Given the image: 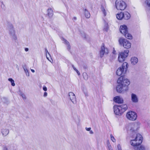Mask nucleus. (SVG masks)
Returning <instances> with one entry per match:
<instances>
[{
	"label": "nucleus",
	"mask_w": 150,
	"mask_h": 150,
	"mask_svg": "<svg viewBox=\"0 0 150 150\" xmlns=\"http://www.w3.org/2000/svg\"><path fill=\"white\" fill-rule=\"evenodd\" d=\"M21 96L23 99H25L26 98V97H25V95L24 94H22Z\"/></svg>",
	"instance_id": "c756f323"
},
{
	"label": "nucleus",
	"mask_w": 150,
	"mask_h": 150,
	"mask_svg": "<svg viewBox=\"0 0 150 150\" xmlns=\"http://www.w3.org/2000/svg\"><path fill=\"white\" fill-rule=\"evenodd\" d=\"M131 132H134L135 130L134 129V127H132L130 129Z\"/></svg>",
	"instance_id": "c85d7f7f"
},
{
	"label": "nucleus",
	"mask_w": 150,
	"mask_h": 150,
	"mask_svg": "<svg viewBox=\"0 0 150 150\" xmlns=\"http://www.w3.org/2000/svg\"><path fill=\"white\" fill-rule=\"evenodd\" d=\"M31 71L33 72V73H34L35 72V70L33 69H31Z\"/></svg>",
	"instance_id": "e433bc0d"
},
{
	"label": "nucleus",
	"mask_w": 150,
	"mask_h": 150,
	"mask_svg": "<svg viewBox=\"0 0 150 150\" xmlns=\"http://www.w3.org/2000/svg\"><path fill=\"white\" fill-rule=\"evenodd\" d=\"M115 6L118 10H124L127 7L126 3L122 0H116L115 1Z\"/></svg>",
	"instance_id": "39448f33"
},
{
	"label": "nucleus",
	"mask_w": 150,
	"mask_h": 150,
	"mask_svg": "<svg viewBox=\"0 0 150 150\" xmlns=\"http://www.w3.org/2000/svg\"><path fill=\"white\" fill-rule=\"evenodd\" d=\"M47 93L46 92H45L44 93V96L45 97L46 96H47Z\"/></svg>",
	"instance_id": "2f4dec72"
},
{
	"label": "nucleus",
	"mask_w": 150,
	"mask_h": 150,
	"mask_svg": "<svg viewBox=\"0 0 150 150\" xmlns=\"http://www.w3.org/2000/svg\"><path fill=\"white\" fill-rule=\"evenodd\" d=\"M90 133H91V134H93V132H92V131H90Z\"/></svg>",
	"instance_id": "ea45409f"
},
{
	"label": "nucleus",
	"mask_w": 150,
	"mask_h": 150,
	"mask_svg": "<svg viewBox=\"0 0 150 150\" xmlns=\"http://www.w3.org/2000/svg\"><path fill=\"white\" fill-rule=\"evenodd\" d=\"M76 71L77 72V73L79 75H80V72L77 69L76 70Z\"/></svg>",
	"instance_id": "473e14b6"
},
{
	"label": "nucleus",
	"mask_w": 150,
	"mask_h": 150,
	"mask_svg": "<svg viewBox=\"0 0 150 150\" xmlns=\"http://www.w3.org/2000/svg\"><path fill=\"white\" fill-rule=\"evenodd\" d=\"M53 12V11L51 8L48 9L47 10V14L48 16L52 15Z\"/></svg>",
	"instance_id": "412c9836"
},
{
	"label": "nucleus",
	"mask_w": 150,
	"mask_h": 150,
	"mask_svg": "<svg viewBox=\"0 0 150 150\" xmlns=\"http://www.w3.org/2000/svg\"><path fill=\"white\" fill-rule=\"evenodd\" d=\"M64 42L65 44H66L67 45H68L70 46L69 44V42L66 40H64Z\"/></svg>",
	"instance_id": "cd10ccee"
},
{
	"label": "nucleus",
	"mask_w": 150,
	"mask_h": 150,
	"mask_svg": "<svg viewBox=\"0 0 150 150\" xmlns=\"http://www.w3.org/2000/svg\"><path fill=\"white\" fill-rule=\"evenodd\" d=\"M8 80L11 82L12 86H15L14 81L12 78L8 79Z\"/></svg>",
	"instance_id": "4be33fe9"
},
{
	"label": "nucleus",
	"mask_w": 150,
	"mask_h": 150,
	"mask_svg": "<svg viewBox=\"0 0 150 150\" xmlns=\"http://www.w3.org/2000/svg\"><path fill=\"white\" fill-rule=\"evenodd\" d=\"M131 137L133 139L131 140L130 143L135 150H145L144 147L141 145L143 141L142 137L141 134H137L136 136H132Z\"/></svg>",
	"instance_id": "f257e3e1"
},
{
	"label": "nucleus",
	"mask_w": 150,
	"mask_h": 150,
	"mask_svg": "<svg viewBox=\"0 0 150 150\" xmlns=\"http://www.w3.org/2000/svg\"><path fill=\"white\" fill-rule=\"evenodd\" d=\"M128 53L129 51L126 50L120 53L118 57V60L120 62L122 63L125 60V58L128 55Z\"/></svg>",
	"instance_id": "6e6552de"
},
{
	"label": "nucleus",
	"mask_w": 150,
	"mask_h": 150,
	"mask_svg": "<svg viewBox=\"0 0 150 150\" xmlns=\"http://www.w3.org/2000/svg\"><path fill=\"white\" fill-rule=\"evenodd\" d=\"M124 12H120L119 13L116 15V17L119 20L123 19Z\"/></svg>",
	"instance_id": "dca6fc26"
},
{
	"label": "nucleus",
	"mask_w": 150,
	"mask_h": 150,
	"mask_svg": "<svg viewBox=\"0 0 150 150\" xmlns=\"http://www.w3.org/2000/svg\"><path fill=\"white\" fill-rule=\"evenodd\" d=\"M107 144L109 150H113L112 149V147L110 144L109 141L108 140L107 141Z\"/></svg>",
	"instance_id": "5701e85b"
},
{
	"label": "nucleus",
	"mask_w": 150,
	"mask_h": 150,
	"mask_svg": "<svg viewBox=\"0 0 150 150\" xmlns=\"http://www.w3.org/2000/svg\"><path fill=\"white\" fill-rule=\"evenodd\" d=\"M126 33L127 34H126V35H124L126 38L130 40H131L132 38V36L131 34L128 33V31Z\"/></svg>",
	"instance_id": "a211bd4d"
},
{
	"label": "nucleus",
	"mask_w": 150,
	"mask_h": 150,
	"mask_svg": "<svg viewBox=\"0 0 150 150\" xmlns=\"http://www.w3.org/2000/svg\"><path fill=\"white\" fill-rule=\"evenodd\" d=\"M126 117L129 120L134 121L136 119L137 115L135 112L132 111H130L127 113Z\"/></svg>",
	"instance_id": "0eeeda50"
},
{
	"label": "nucleus",
	"mask_w": 150,
	"mask_h": 150,
	"mask_svg": "<svg viewBox=\"0 0 150 150\" xmlns=\"http://www.w3.org/2000/svg\"><path fill=\"white\" fill-rule=\"evenodd\" d=\"M72 67L74 70L76 71V70H77V69L75 67H74V66H73Z\"/></svg>",
	"instance_id": "f704fd0d"
},
{
	"label": "nucleus",
	"mask_w": 150,
	"mask_h": 150,
	"mask_svg": "<svg viewBox=\"0 0 150 150\" xmlns=\"http://www.w3.org/2000/svg\"><path fill=\"white\" fill-rule=\"evenodd\" d=\"M117 85L116 89L117 92L121 93L122 91H127L128 90V86L130 84V82L127 79L125 78L123 76H121L118 79Z\"/></svg>",
	"instance_id": "f03ea898"
},
{
	"label": "nucleus",
	"mask_w": 150,
	"mask_h": 150,
	"mask_svg": "<svg viewBox=\"0 0 150 150\" xmlns=\"http://www.w3.org/2000/svg\"><path fill=\"white\" fill-rule=\"evenodd\" d=\"M114 101L119 104H122L123 103L124 100L120 96H117L113 98Z\"/></svg>",
	"instance_id": "f8f14e48"
},
{
	"label": "nucleus",
	"mask_w": 150,
	"mask_h": 150,
	"mask_svg": "<svg viewBox=\"0 0 150 150\" xmlns=\"http://www.w3.org/2000/svg\"><path fill=\"white\" fill-rule=\"evenodd\" d=\"M117 147L118 150H122L120 144H118Z\"/></svg>",
	"instance_id": "a878e982"
},
{
	"label": "nucleus",
	"mask_w": 150,
	"mask_h": 150,
	"mask_svg": "<svg viewBox=\"0 0 150 150\" xmlns=\"http://www.w3.org/2000/svg\"><path fill=\"white\" fill-rule=\"evenodd\" d=\"M84 14L86 17L87 18H88L90 17V14L89 12L86 9L84 10Z\"/></svg>",
	"instance_id": "aec40b11"
},
{
	"label": "nucleus",
	"mask_w": 150,
	"mask_h": 150,
	"mask_svg": "<svg viewBox=\"0 0 150 150\" xmlns=\"http://www.w3.org/2000/svg\"><path fill=\"white\" fill-rule=\"evenodd\" d=\"M118 41L120 44L122 45L125 48L129 49L130 48L131 43L126 39L120 38Z\"/></svg>",
	"instance_id": "423d86ee"
},
{
	"label": "nucleus",
	"mask_w": 150,
	"mask_h": 150,
	"mask_svg": "<svg viewBox=\"0 0 150 150\" xmlns=\"http://www.w3.org/2000/svg\"><path fill=\"white\" fill-rule=\"evenodd\" d=\"M100 9L104 16H106L108 10L105 3L103 4L101 6Z\"/></svg>",
	"instance_id": "9b49d317"
},
{
	"label": "nucleus",
	"mask_w": 150,
	"mask_h": 150,
	"mask_svg": "<svg viewBox=\"0 0 150 150\" xmlns=\"http://www.w3.org/2000/svg\"><path fill=\"white\" fill-rule=\"evenodd\" d=\"M110 138L111 140L113 142H116V140L114 137L113 136L112 134L110 135Z\"/></svg>",
	"instance_id": "393cba45"
},
{
	"label": "nucleus",
	"mask_w": 150,
	"mask_h": 150,
	"mask_svg": "<svg viewBox=\"0 0 150 150\" xmlns=\"http://www.w3.org/2000/svg\"><path fill=\"white\" fill-rule=\"evenodd\" d=\"M46 53H48V54H49V52H48L47 50H46Z\"/></svg>",
	"instance_id": "a19ab883"
},
{
	"label": "nucleus",
	"mask_w": 150,
	"mask_h": 150,
	"mask_svg": "<svg viewBox=\"0 0 150 150\" xmlns=\"http://www.w3.org/2000/svg\"><path fill=\"white\" fill-rule=\"evenodd\" d=\"M86 130H87L88 131H89L91 129V128H90V127H89V128L86 127Z\"/></svg>",
	"instance_id": "7c9ffc66"
},
{
	"label": "nucleus",
	"mask_w": 150,
	"mask_h": 150,
	"mask_svg": "<svg viewBox=\"0 0 150 150\" xmlns=\"http://www.w3.org/2000/svg\"><path fill=\"white\" fill-rule=\"evenodd\" d=\"M8 130L7 129H3L2 131V133L3 136H6L8 133Z\"/></svg>",
	"instance_id": "6ab92c4d"
},
{
	"label": "nucleus",
	"mask_w": 150,
	"mask_h": 150,
	"mask_svg": "<svg viewBox=\"0 0 150 150\" xmlns=\"http://www.w3.org/2000/svg\"><path fill=\"white\" fill-rule=\"evenodd\" d=\"M73 19L75 20H76V17H74Z\"/></svg>",
	"instance_id": "58836bf2"
},
{
	"label": "nucleus",
	"mask_w": 150,
	"mask_h": 150,
	"mask_svg": "<svg viewBox=\"0 0 150 150\" xmlns=\"http://www.w3.org/2000/svg\"><path fill=\"white\" fill-rule=\"evenodd\" d=\"M4 150H8L7 148L6 147H5L4 148Z\"/></svg>",
	"instance_id": "4c0bfd02"
},
{
	"label": "nucleus",
	"mask_w": 150,
	"mask_h": 150,
	"mask_svg": "<svg viewBox=\"0 0 150 150\" xmlns=\"http://www.w3.org/2000/svg\"><path fill=\"white\" fill-rule=\"evenodd\" d=\"M120 30L121 33L125 35L127 34L126 33L128 31L127 26L125 25L120 26Z\"/></svg>",
	"instance_id": "9d476101"
},
{
	"label": "nucleus",
	"mask_w": 150,
	"mask_h": 150,
	"mask_svg": "<svg viewBox=\"0 0 150 150\" xmlns=\"http://www.w3.org/2000/svg\"><path fill=\"white\" fill-rule=\"evenodd\" d=\"M108 50L107 48H105L104 43L102 45L101 50L100 51V55L101 57H102L105 53L108 54Z\"/></svg>",
	"instance_id": "1a4fd4ad"
},
{
	"label": "nucleus",
	"mask_w": 150,
	"mask_h": 150,
	"mask_svg": "<svg viewBox=\"0 0 150 150\" xmlns=\"http://www.w3.org/2000/svg\"><path fill=\"white\" fill-rule=\"evenodd\" d=\"M28 49L27 48H25V51L27 52L28 51Z\"/></svg>",
	"instance_id": "72a5a7b5"
},
{
	"label": "nucleus",
	"mask_w": 150,
	"mask_h": 150,
	"mask_svg": "<svg viewBox=\"0 0 150 150\" xmlns=\"http://www.w3.org/2000/svg\"><path fill=\"white\" fill-rule=\"evenodd\" d=\"M123 19L125 20H128L130 18V15L129 13L127 11H125L123 13Z\"/></svg>",
	"instance_id": "ddd939ff"
},
{
	"label": "nucleus",
	"mask_w": 150,
	"mask_h": 150,
	"mask_svg": "<svg viewBox=\"0 0 150 150\" xmlns=\"http://www.w3.org/2000/svg\"><path fill=\"white\" fill-rule=\"evenodd\" d=\"M128 64L126 62H124L122 64V67L118 69L116 71V74L118 76H121L122 74L126 73L127 70Z\"/></svg>",
	"instance_id": "20e7f679"
},
{
	"label": "nucleus",
	"mask_w": 150,
	"mask_h": 150,
	"mask_svg": "<svg viewBox=\"0 0 150 150\" xmlns=\"http://www.w3.org/2000/svg\"><path fill=\"white\" fill-rule=\"evenodd\" d=\"M131 99L132 101L135 103L138 102V99L137 96L134 94L132 93L131 94Z\"/></svg>",
	"instance_id": "4468645a"
},
{
	"label": "nucleus",
	"mask_w": 150,
	"mask_h": 150,
	"mask_svg": "<svg viewBox=\"0 0 150 150\" xmlns=\"http://www.w3.org/2000/svg\"><path fill=\"white\" fill-rule=\"evenodd\" d=\"M146 2L147 5L150 10V0H146Z\"/></svg>",
	"instance_id": "b1692460"
},
{
	"label": "nucleus",
	"mask_w": 150,
	"mask_h": 150,
	"mask_svg": "<svg viewBox=\"0 0 150 150\" xmlns=\"http://www.w3.org/2000/svg\"><path fill=\"white\" fill-rule=\"evenodd\" d=\"M127 109V106L126 104L119 105H117L114 107V113L117 115H122Z\"/></svg>",
	"instance_id": "7ed1b4c3"
},
{
	"label": "nucleus",
	"mask_w": 150,
	"mask_h": 150,
	"mask_svg": "<svg viewBox=\"0 0 150 150\" xmlns=\"http://www.w3.org/2000/svg\"><path fill=\"white\" fill-rule=\"evenodd\" d=\"M131 61L132 63L134 65L138 62V59L137 58L134 57L131 58Z\"/></svg>",
	"instance_id": "f3484780"
},
{
	"label": "nucleus",
	"mask_w": 150,
	"mask_h": 150,
	"mask_svg": "<svg viewBox=\"0 0 150 150\" xmlns=\"http://www.w3.org/2000/svg\"><path fill=\"white\" fill-rule=\"evenodd\" d=\"M43 89L45 91H46L47 90V88L45 86H43Z\"/></svg>",
	"instance_id": "bb28decb"
},
{
	"label": "nucleus",
	"mask_w": 150,
	"mask_h": 150,
	"mask_svg": "<svg viewBox=\"0 0 150 150\" xmlns=\"http://www.w3.org/2000/svg\"><path fill=\"white\" fill-rule=\"evenodd\" d=\"M69 96L71 100L73 102V101L75 100L76 98L74 93L72 92H70L69 93Z\"/></svg>",
	"instance_id": "2eb2a0df"
},
{
	"label": "nucleus",
	"mask_w": 150,
	"mask_h": 150,
	"mask_svg": "<svg viewBox=\"0 0 150 150\" xmlns=\"http://www.w3.org/2000/svg\"><path fill=\"white\" fill-rule=\"evenodd\" d=\"M72 67L74 70L76 71V70H77V69L75 67H74V66H73Z\"/></svg>",
	"instance_id": "c9c22d12"
}]
</instances>
